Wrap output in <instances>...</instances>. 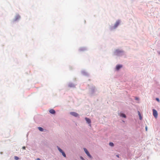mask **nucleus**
I'll return each instance as SVG.
<instances>
[{
    "mask_svg": "<svg viewBox=\"0 0 160 160\" xmlns=\"http://www.w3.org/2000/svg\"><path fill=\"white\" fill-rule=\"evenodd\" d=\"M153 115L155 118H157L158 112L157 111L154 109H153Z\"/></svg>",
    "mask_w": 160,
    "mask_h": 160,
    "instance_id": "1",
    "label": "nucleus"
},
{
    "mask_svg": "<svg viewBox=\"0 0 160 160\" xmlns=\"http://www.w3.org/2000/svg\"><path fill=\"white\" fill-rule=\"evenodd\" d=\"M58 149L59 151L62 153L63 156L64 157H66V154L64 152L59 148H58Z\"/></svg>",
    "mask_w": 160,
    "mask_h": 160,
    "instance_id": "2",
    "label": "nucleus"
},
{
    "mask_svg": "<svg viewBox=\"0 0 160 160\" xmlns=\"http://www.w3.org/2000/svg\"><path fill=\"white\" fill-rule=\"evenodd\" d=\"M84 151L85 152L86 154H87V155L89 156L90 158H91L92 156L89 153V152L87 150L86 148H84Z\"/></svg>",
    "mask_w": 160,
    "mask_h": 160,
    "instance_id": "3",
    "label": "nucleus"
},
{
    "mask_svg": "<svg viewBox=\"0 0 160 160\" xmlns=\"http://www.w3.org/2000/svg\"><path fill=\"white\" fill-rule=\"evenodd\" d=\"M71 115L75 117H77L78 116V114L76 112H70Z\"/></svg>",
    "mask_w": 160,
    "mask_h": 160,
    "instance_id": "4",
    "label": "nucleus"
},
{
    "mask_svg": "<svg viewBox=\"0 0 160 160\" xmlns=\"http://www.w3.org/2000/svg\"><path fill=\"white\" fill-rule=\"evenodd\" d=\"M120 23V22L119 21H117L114 25V28H116L119 25Z\"/></svg>",
    "mask_w": 160,
    "mask_h": 160,
    "instance_id": "5",
    "label": "nucleus"
},
{
    "mask_svg": "<svg viewBox=\"0 0 160 160\" xmlns=\"http://www.w3.org/2000/svg\"><path fill=\"white\" fill-rule=\"evenodd\" d=\"M122 67V66L121 65H117L116 67V69L117 70H118L121 68Z\"/></svg>",
    "mask_w": 160,
    "mask_h": 160,
    "instance_id": "6",
    "label": "nucleus"
},
{
    "mask_svg": "<svg viewBox=\"0 0 160 160\" xmlns=\"http://www.w3.org/2000/svg\"><path fill=\"white\" fill-rule=\"evenodd\" d=\"M85 119L86 120V121L88 123H90L91 122V120L90 119H89V118H85Z\"/></svg>",
    "mask_w": 160,
    "mask_h": 160,
    "instance_id": "7",
    "label": "nucleus"
},
{
    "mask_svg": "<svg viewBox=\"0 0 160 160\" xmlns=\"http://www.w3.org/2000/svg\"><path fill=\"white\" fill-rule=\"evenodd\" d=\"M49 112L52 114H54L55 113V111L53 109H51L49 110Z\"/></svg>",
    "mask_w": 160,
    "mask_h": 160,
    "instance_id": "8",
    "label": "nucleus"
},
{
    "mask_svg": "<svg viewBox=\"0 0 160 160\" xmlns=\"http://www.w3.org/2000/svg\"><path fill=\"white\" fill-rule=\"evenodd\" d=\"M20 18V16L19 15H17L15 17V20L16 21L17 20H18Z\"/></svg>",
    "mask_w": 160,
    "mask_h": 160,
    "instance_id": "9",
    "label": "nucleus"
},
{
    "mask_svg": "<svg viewBox=\"0 0 160 160\" xmlns=\"http://www.w3.org/2000/svg\"><path fill=\"white\" fill-rule=\"evenodd\" d=\"M120 117L125 118L126 117V116L125 114H123V113H120Z\"/></svg>",
    "mask_w": 160,
    "mask_h": 160,
    "instance_id": "10",
    "label": "nucleus"
},
{
    "mask_svg": "<svg viewBox=\"0 0 160 160\" xmlns=\"http://www.w3.org/2000/svg\"><path fill=\"white\" fill-rule=\"evenodd\" d=\"M138 115L139 116V119H140L141 120L142 119V117L141 116V115L140 113V112L139 111H138Z\"/></svg>",
    "mask_w": 160,
    "mask_h": 160,
    "instance_id": "11",
    "label": "nucleus"
},
{
    "mask_svg": "<svg viewBox=\"0 0 160 160\" xmlns=\"http://www.w3.org/2000/svg\"><path fill=\"white\" fill-rule=\"evenodd\" d=\"M38 129L41 131H43V129L42 128L39 127H38Z\"/></svg>",
    "mask_w": 160,
    "mask_h": 160,
    "instance_id": "12",
    "label": "nucleus"
},
{
    "mask_svg": "<svg viewBox=\"0 0 160 160\" xmlns=\"http://www.w3.org/2000/svg\"><path fill=\"white\" fill-rule=\"evenodd\" d=\"M109 145L110 146H114V144L112 142H110L109 143Z\"/></svg>",
    "mask_w": 160,
    "mask_h": 160,
    "instance_id": "13",
    "label": "nucleus"
},
{
    "mask_svg": "<svg viewBox=\"0 0 160 160\" xmlns=\"http://www.w3.org/2000/svg\"><path fill=\"white\" fill-rule=\"evenodd\" d=\"M14 159L15 160H18L19 159V158L18 157H17V156H15L14 157Z\"/></svg>",
    "mask_w": 160,
    "mask_h": 160,
    "instance_id": "14",
    "label": "nucleus"
},
{
    "mask_svg": "<svg viewBox=\"0 0 160 160\" xmlns=\"http://www.w3.org/2000/svg\"><path fill=\"white\" fill-rule=\"evenodd\" d=\"M156 100L158 101V102H159V98H156Z\"/></svg>",
    "mask_w": 160,
    "mask_h": 160,
    "instance_id": "15",
    "label": "nucleus"
},
{
    "mask_svg": "<svg viewBox=\"0 0 160 160\" xmlns=\"http://www.w3.org/2000/svg\"><path fill=\"white\" fill-rule=\"evenodd\" d=\"M25 146H23L22 147V148L23 149H25Z\"/></svg>",
    "mask_w": 160,
    "mask_h": 160,
    "instance_id": "16",
    "label": "nucleus"
},
{
    "mask_svg": "<svg viewBox=\"0 0 160 160\" xmlns=\"http://www.w3.org/2000/svg\"><path fill=\"white\" fill-rule=\"evenodd\" d=\"M145 129H146V131H147V126L146 127Z\"/></svg>",
    "mask_w": 160,
    "mask_h": 160,
    "instance_id": "17",
    "label": "nucleus"
},
{
    "mask_svg": "<svg viewBox=\"0 0 160 160\" xmlns=\"http://www.w3.org/2000/svg\"><path fill=\"white\" fill-rule=\"evenodd\" d=\"M116 156H117V157L119 158V155H116Z\"/></svg>",
    "mask_w": 160,
    "mask_h": 160,
    "instance_id": "18",
    "label": "nucleus"
},
{
    "mask_svg": "<svg viewBox=\"0 0 160 160\" xmlns=\"http://www.w3.org/2000/svg\"><path fill=\"white\" fill-rule=\"evenodd\" d=\"M37 160H40V159L39 158H38L37 159Z\"/></svg>",
    "mask_w": 160,
    "mask_h": 160,
    "instance_id": "19",
    "label": "nucleus"
},
{
    "mask_svg": "<svg viewBox=\"0 0 160 160\" xmlns=\"http://www.w3.org/2000/svg\"><path fill=\"white\" fill-rule=\"evenodd\" d=\"M136 100H138V98H136Z\"/></svg>",
    "mask_w": 160,
    "mask_h": 160,
    "instance_id": "20",
    "label": "nucleus"
}]
</instances>
